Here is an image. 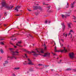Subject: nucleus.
I'll use <instances>...</instances> for the list:
<instances>
[{
    "mask_svg": "<svg viewBox=\"0 0 76 76\" xmlns=\"http://www.w3.org/2000/svg\"><path fill=\"white\" fill-rule=\"evenodd\" d=\"M9 50H10V51H11L12 53V56H9V55H7V60H10V59H13V58L15 59H17V57H16L15 56H17L18 55V54L19 53V52L18 51H19V50H17L15 52H14V50H15V49L12 48H9Z\"/></svg>",
    "mask_w": 76,
    "mask_h": 76,
    "instance_id": "obj_1",
    "label": "nucleus"
},
{
    "mask_svg": "<svg viewBox=\"0 0 76 76\" xmlns=\"http://www.w3.org/2000/svg\"><path fill=\"white\" fill-rule=\"evenodd\" d=\"M35 51H31V52H28L27 53H28V54H31V53H34V56H37L39 54V53H44V50L42 49L41 50V51L40 50V49L39 48H37L35 50Z\"/></svg>",
    "mask_w": 76,
    "mask_h": 76,
    "instance_id": "obj_2",
    "label": "nucleus"
},
{
    "mask_svg": "<svg viewBox=\"0 0 76 76\" xmlns=\"http://www.w3.org/2000/svg\"><path fill=\"white\" fill-rule=\"evenodd\" d=\"M1 4L2 6L1 7V9L3 7H5L6 8H7L8 9H12L14 7L13 5H10V7L8 6L7 4L6 3V1H5L4 0L2 1Z\"/></svg>",
    "mask_w": 76,
    "mask_h": 76,
    "instance_id": "obj_3",
    "label": "nucleus"
},
{
    "mask_svg": "<svg viewBox=\"0 0 76 76\" xmlns=\"http://www.w3.org/2000/svg\"><path fill=\"white\" fill-rule=\"evenodd\" d=\"M63 49H64L63 50H57V48L56 47V46L55 48L54 49L55 53H56V52H61V53H66V52H67V50H66L65 47H63Z\"/></svg>",
    "mask_w": 76,
    "mask_h": 76,
    "instance_id": "obj_4",
    "label": "nucleus"
},
{
    "mask_svg": "<svg viewBox=\"0 0 76 76\" xmlns=\"http://www.w3.org/2000/svg\"><path fill=\"white\" fill-rule=\"evenodd\" d=\"M28 64L26 63V61H25V63H23L24 64H30V65H34V64L32 63V61H31L30 59L28 58Z\"/></svg>",
    "mask_w": 76,
    "mask_h": 76,
    "instance_id": "obj_5",
    "label": "nucleus"
},
{
    "mask_svg": "<svg viewBox=\"0 0 76 76\" xmlns=\"http://www.w3.org/2000/svg\"><path fill=\"white\" fill-rule=\"evenodd\" d=\"M69 57L71 58H72V59H73V58L75 57V54H74V53H70L69 54Z\"/></svg>",
    "mask_w": 76,
    "mask_h": 76,
    "instance_id": "obj_6",
    "label": "nucleus"
},
{
    "mask_svg": "<svg viewBox=\"0 0 76 76\" xmlns=\"http://www.w3.org/2000/svg\"><path fill=\"white\" fill-rule=\"evenodd\" d=\"M74 33V31H73V30H71L70 31L69 33L68 34V36H69V35H71V38H72V34H73Z\"/></svg>",
    "mask_w": 76,
    "mask_h": 76,
    "instance_id": "obj_7",
    "label": "nucleus"
},
{
    "mask_svg": "<svg viewBox=\"0 0 76 76\" xmlns=\"http://www.w3.org/2000/svg\"><path fill=\"white\" fill-rule=\"evenodd\" d=\"M20 7H21V6H18L15 7V10H16L17 12H18L19 11L18 9H20Z\"/></svg>",
    "mask_w": 76,
    "mask_h": 76,
    "instance_id": "obj_8",
    "label": "nucleus"
},
{
    "mask_svg": "<svg viewBox=\"0 0 76 76\" xmlns=\"http://www.w3.org/2000/svg\"><path fill=\"white\" fill-rule=\"evenodd\" d=\"M50 53H44V54L42 56L43 57H47V56H48V57H50Z\"/></svg>",
    "mask_w": 76,
    "mask_h": 76,
    "instance_id": "obj_9",
    "label": "nucleus"
},
{
    "mask_svg": "<svg viewBox=\"0 0 76 76\" xmlns=\"http://www.w3.org/2000/svg\"><path fill=\"white\" fill-rule=\"evenodd\" d=\"M33 8L34 9V10H37V9H41V7H39V6H34Z\"/></svg>",
    "mask_w": 76,
    "mask_h": 76,
    "instance_id": "obj_10",
    "label": "nucleus"
},
{
    "mask_svg": "<svg viewBox=\"0 0 76 76\" xmlns=\"http://www.w3.org/2000/svg\"><path fill=\"white\" fill-rule=\"evenodd\" d=\"M62 17L63 18H66V17H67V16H70V15L68 14V15H64L63 14H62L61 15Z\"/></svg>",
    "mask_w": 76,
    "mask_h": 76,
    "instance_id": "obj_11",
    "label": "nucleus"
},
{
    "mask_svg": "<svg viewBox=\"0 0 76 76\" xmlns=\"http://www.w3.org/2000/svg\"><path fill=\"white\" fill-rule=\"evenodd\" d=\"M21 43H22V41H21L18 42L16 44V45H18V46H19V47H22V46H21V45H20V44H21Z\"/></svg>",
    "mask_w": 76,
    "mask_h": 76,
    "instance_id": "obj_12",
    "label": "nucleus"
},
{
    "mask_svg": "<svg viewBox=\"0 0 76 76\" xmlns=\"http://www.w3.org/2000/svg\"><path fill=\"white\" fill-rule=\"evenodd\" d=\"M61 25L62 26V28L63 30H64L65 29V25H64V23H61Z\"/></svg>",
    "mask_w": 76,
    "mask_h": 76,
    "instance_id": "obj_13",
    "label": "nucleus"
},
{
    "mask_svg": "<svg viewBox=\"0 0 76 76\" xmlns=\"http://www.w3.org/2000/svg\"><path fill=\"white\" fill-rule=\"evenodd\" d=\"M75 3V1H74L73 2V3H72L71 4V6L72 8H73V7H74V5H73V4H74Z\"/></svg>",
    "mask_w": 76,
    "mask_h": 76,
    "instance_id": "obj_14",
    "label": "nucleus"
},
{
    "mask_svg": "<svg viewBox=\"0 0 76 76\" xmlns=\"http://www.w3.org/2000/svg\"><path fill=\"white\" fill-rule=\"evenodd\" d=\"M63 35L64 36V37H65V38H66L67 37V34L64 33L63 34Z\"/></svg>",
    "mask_w": 76,
    "mask_h": 76,
    "instance_id": "obj_15",
    "label": "nucleus"
},
{
    "mask_svg": "<svg viewBox=\"0 0 76 76\" xmlns=\"http://www.w3.org/2000/svg\"><path fill=\"white\" fill-rule=\"evenodd\" d=\"M72 25V23H68V26L69 28H71V26H70Z\"/></svg>",
    "mask_w": 76,
    "mask_h": 76,
    "instance_id": "obj_16",
    "label": "nucleus"
},
{
    "mask_svg": "<svg viewBox=\"0 0 76 76\" xmlns=\"http://www.w3.org/2000/svg\"><path fill=\"white\" fill-rule=\"evenodd\" d=\"M8 63V61H5V63L3 64L4 66H5V64H7Z\"/></svg>",
    "mask_w": 76,
    "mask_h": 76,
    "instance_id": "obj_17",
    "label": "nucleus"
},
{
    "mask_svg": "<svg viewBox=\"0 0 76 76\" xmlns=\"http://www.w3.org/2000/svg\"><path fill=\"white\" fill-rule=\"evenodd\" d=\"M44 46V50H47V47L45 46V44L44 43V44L43 45Z\"/></svg>",
    "mask_w": 76,
    "mask_h": 76,
    "instance_id": "obj_18",
    "label": "nucleus"
},
{
    "mask_svg": "<svg viewBox=\"0 0 76 76\" xmlns=\"http://www.w3.org/2000/svg\"><path fill=\"white\" fill-rule=\"evenodd\" d=\"M67 5L66 6V8H68V7H69V3H68V2H67Z\"/></svg>",
    "mask_w": 76,
    "mask_h": 76,
    "instance_id": "obj_19",
    "label": "nucleus"
},
{
    "mask_svg": "<svg viewBox=\"0 0 76 76\" xmlns=\"http://www.w3.org/2000/svg\"><path fill=\"white\" fill-rule=\"evenodd\" d=\"M0 51L1 53H4V51H3V50L2 49H1L0 50Z\"/></svg>",
    "mask_w": 76,
    "mask_h": 76,
    "instance_id": "obj_20",
    "label": "nucleus"
},
{
    "mask_svg": "<svg viewBox=\"0 0 76 76\" xmlns=\"http://www.w3.org/2000/svg\"><path fill=\"white\" fill-rule=\"evenodd\" d=\"M30 71H31V72H32L34 70V69L33 68H31L29 69Z\"/></svg>",
    "mask_w": 76,
    "mask_h": 76,
    "instance_id": "obj_21",
    "label": "nucleus"
},
{
    "mask_svg": "<svg viewBox=\"0 0 76 76\" xmlns=\"http://www.w3.org/2000/svg\"><path fill=\"white\" fill-rule=\"evenodd\" d=\"M0 44H1V45H4V43L3 42H2L0 43Z\"/></svg>",
    "mask_w": 76,
    "mask_h": 76,
    "instance_id": "obj_22",
    "label": "nucleus"
},
{
    "mask_svg": "<svg viewBox=\"0 0 76 76\" xmlns=\"http://www.w3.org/2000/svg\"><path fill=\"white\" fill-rule=\"evenodd\" d=\"M42 4H43V5H48V4H46L44 2H43Z\"/></svg>",
    "mask_w": 76,
    "mask_h": 76,
    "instance_id": "obj_23",
    "label": "nucleus"
},
{
    "mask_svg": "<svg viewBox=\"0 0 76 76\" xmlns=\"http://www.w3.org/2000/svg\"><path fill=\"white\" fill-rule=\"evenodd\" d=\"M73 20H76V18L75 16H73Z\"/></svg>",
    "mask_w": 76,
    "mask_h": 76,
    "instance_id": "obj_24",
    "label": "nucleus"
},
{
    "mask_svg": "<svg viewBox=\"0 0 76 76\" xmlns=\"http://www.w3.org/2000/svg\"><path fill=\"white\" fill-rule=\"evenodd\" d=\"M45 23L46 24V23H48V21L47 20L45 21Z\"/></svg>",
    "mask_w": 76,
    "mask_h": 76,
    "instance_id": "obj_25",
    "label": "nucleus"
},
{
    "mask_svg": "<svg viewBox=\"0 0 76 76\" xmlns=\"http://www.w3.org/2000/svg\"><path fill=\"white\" fill-rule=\"evenodd\" d=\"M52 54H53V56H57V55L55 53H53V52H52Z\"/></svg>",
    "mask_w": 76,
    "mask_h": 76,
    "instance_id": "obj_26",
    "label": "nucleus"
},
{
    "mask_svg": "<svg viewBox=\"0 0 76 76\" xmlns=\"http://www.w3.org/2000/svg\"><path fill=\"white\" fill-rule=\"evenodd\" d=\"M71 70V69H70V68H68L66 69V70L69 71V70Z\"/></svg>",
    "mask_w": 76,
    "mask_h": 76,
    "instance_id": "obj_27",
    "label": "nucleus"
},
{
    "mask_svg": "<svg viewBox=\"0 0 76 76\" xmlns=\"http://www.w3.org/2000/svg\"><path fill=\"white\" fill-rule=\"evenodd\" d=\"M19 68H14V69H16V70H18V69H19Z\"/></svg>",
    "mask_w": 76,
    "mask_h": 76,
    "instance_id": "obj_28",
    "label": "nucleus"
},
{
    "mask_svg": "<svg viewBox=\"0 0 76 76\" xmlns=\"http://www.w3.org/2000/svg\"><path fill=\"white\" fill-rule=\"evenodd\" d=\"M30 37H31V38H33V37H32V36H31V35L29 34L28 35Z\"/></svg>",
    "mask_w": 76,
    "mask_h": 76,
    "instance_id": "obj_29",
    "label": "nucleus"
},
{
    "mask_svg": "<svg viewBox=\"0 0 76 76\" xmlns=\"http://www.w3.org/2000/svg\"><path fill=\"white\" fill-rule=\"evenodd\" d=\"M60 44L61 47H63V44L60 43Z\"/></svg>",
    "mask_w": 76,
    "mask_h": 76,
    "instance_id": "obj_30",
    "label": "nucleus"
},
{
    "mask_svg": "<svg viewBox=\"0 0 76 76\" xmlns=\"http://www.w3.org/2000/svg\"><path fill=\"white\" fill-rule=\"evenodd\" d=\"M16 75H15V74H12V76H15Z\"/></svg>",
    "mask_w": 76,
    "mask_h": 76,
    "instance_id": "obj_31",
    "label": "nucleus"
},
{
    "mask_svg": "<svg viewBox=\"0 0 76 76\" xmlns=\"http://www.w3.org/2000/svg\"><path fill=\"white\" fill-rule=\"evenodd\" d=\"M38 66H43V65H42V64H38Z\"/></svg>",
    "mask_w": 76,
    "mask_h": 76,
    "instance_id": "obj_32",
    "label": "nucleus"
},
{
    "mask_svg": "<svg viewBox=\"0 0 76 76\" xmlns=\"http://www.w3.org/2000/svg\"><path fill=\"white\" fill-rule=\"evenodd\" d=\"M25 56L26 57V58H28V56H27L26 54H25Z\"/></svg>",
    "mask_w": 76,
    "mask_h": 76,
    "instance_id": "obj_33",
    "label": "nucleus"
},
{
    "mask_svg": "<svg viewBox=\"0 0 76 76\" xmlns=\"http://www.w3.org/2000/svg\"><path fill=\"white\" fill-rule=\"evenodd\" d=\"M61 61H62V60H60V61H59V62H58V63H61Z\"/></svg>",
    "mask_w": 76,
    "mask_h": 76,
    "instance_id": "obj_34",
    "label": "nucleus"
},
{
    "mask_svg": "<svg viewBox=\"0 0 76 76\" xmlns=\"http://www.w3.org/2000/svg\"><path fill=\"white\" fill-rule=\"evenodd\" d=\"M50 22H51L50 21H48V23H50Z\"/></svg>",
    "mask_w": 76,
    "mask_h": 76,
    "instance_id": "obj_35",
    "label": "nucleus"
},
{
    "mask_svg": "<svg viewBox=\"0 0 76 76\" xmlns=\"http://www.w3.org/2000/svg\"><path fill=\"white\" fill-rule=\"evenodd\" d=\"M50 7H51L50 6H49V7H48L47 8H48V9H50Z\"/></svg>",
    "mask_w": 76,
    "mask_h": 76,
    "instance_id": "obj_36",
    "label": "nucleus"
},
{
    "mask_svg": "<svg viewBox=\"0 0 76 76\" xmlns=\"http://www.w3.org/2000/svg\"><path fill=\"white\" fill-rule=\"evenodd\" d=\"M28 11H29V12H31V10L29 9H28Z\"/></svg>",
    "mask_w": 76,
    "mask_h": 76,
    "instance_id": "obj_37",
    "label": "nucleus"
},
{
    "mask_svg": "<svg viewBox=\"0 0 76 76\" xmlns=\"http://www.w3.org/2000/svg\"><path fill=\"white\" fill-rule=\"evenodd\" d=\"M4 39H3V38L0 39V40H1V41L2 40H4Z\"/></svg>",
    "mask_w": 76,
    "mask_h": 76,
    "instance_id": "obj_38",
    "label": "nucleus"
},
{
    "mask_svg": "<svg viewBox=\"0 0 76 76\" xmlns=\"http://www.w3.org/2000/svg\"><path fill=\"white\" fill-rule=\"evenodd\" d=\"M16 16H19V15H16Z\"/></svg>",
    "mask_w": 76,
    "mask_h": 76,
    "instance_id": "obj_39",
    "label": "nucleus"
},
{
    "mask_svg": "<svg viewBox=\"0 0 76 76\" xmlns=\"http://www.w3.org/2000/svg\"><path fill=\"white\" fill-rule=\"evenodd\" d=\"M61 41H62V42H64V41L63 40V39H61Z\"/></svg>",
    "mask_w": 76,
    "mask_h": 76,
    "instance_id": "obj_40",
    "label": "nucleus"
},
{
    "mask_svg": "<svg viewBox=\"0 0 76 76\" xmlns=\"http://www.w3.org/2000/svg\"><path fill=\"white\" fill-rule=\"evenodd\" d=\"M14 48H16L17 47H16V46H14Z\"/></svg>",
    "mask_w": 76,
    "mask_h": 76,
    "instance_id": "obj_41",
    "label": "nucleus"
},
{
    "mask_svg": "<svg viewBox=\"0 0 76 76\" xmlns=\"http://www.w3.org/2000/svg\"><path fill=\"white\" fill-rule=\"evenodd\" d=\"M71 13V11H70V12H69L68 13V14H69V13Z\"/></svg>",
    "mask_w": 76,
    "mask_h": 76,
    "instance_id": "obj_42",
    "label": "nucleus"
},
{
    "mask_svg": "<svg viewBox=\"0 0 76 76\" xmlns=\"http://www.w3.org/2000/svg\"><path fill=\"white\" fill-rule=\"evenodd\" d=\"M15 37V36L14 35H13L12 36V37Z\"/></svg>",
    "mask_w": 76,
    "mask_h": 76,
    "instance_id": "obj_43",
    "label": "nucleus"
},
{
    "mask_svg": "<svg viewBox=\"0 0 76 76\" xmlns=\"http://www.w3.org/2000/svg\"><path fill=\"white\" fill-rule=\"evenodd\" d=\"M61 8H59L58 9V10H60V9H61Z\"/></svg>",
    "mask_w": 76,
    "mask_h": 76,
    "instance_id": "obj_44",
    "label": "nucleus"
},
{
    "mask_svg": "<svg viewBox=\"0 0 76 76\" xmlns=\"http://www.w3.org/2000/svg\"><path fill=\"white\" fill-rule=\"evenodd\" d=\"M4 26H6V24H4Z\"/></svg>",
    "mask_w": 76,
    "mask_h": 76,
    "instance_id": "obj_45",
    "label": "nucleus"
},
{
    "mask_svg": "<svg viewBox=\"0 0 76 76\" xmlns=\"http://www.w3.org/2000/svg\"><path fill=\"white\" fill-rule=\"evenodd\" d=\"M4 13H5V15H6V12H4Z\"/></svg>",
    "mask_w": 76,
    "mask_h": 76,
    "instance_id": "obj_46",
    "label": "nucleus"
},
{
    "mask_svg": "<svg viewBox=\"0 0 76 76\" xmlns=\"http://www.w3.org/2000/svg\"><path fill=\"white\" fill-rule=\"evenodd\" d=\"M2 58L1 57H0V60H1V58Z\"/></svg>",
    "mask_w": 76,
    "mask_h": 76,
    "instance_id": "obj_47",
    "label": "nucleus"
},
{
    "mask_svg": "<svg viewBox=\"0 0 76 76\" xmlns=\"http://www.w3.org/2000/svg\"><path fill=\"white\" fill-rule=\"evenodd\" d=\"M11 44H12V45H13V43H10Z\"/></svg>",
    "mask_w": 76,
    "mask_h": 76,
    "instance_id": "obj_48",
    "label": "nucleus"
},
{
    "mask_svg": "<svg viewBox=\"0 0 76 76\" xmlns=\"http://www.w3.org/2000/svg\"><path fill=\"white\" fill-rule=\"evenodd\" d=\"M45 66V67H47V66H47V65H46V66Z\"/></svg>",
    "mask_w": 76,
    "mask_h": 76,
    "instance_id": "obj_49",
    "label": "nucleus"
},
{
    "mask_svg": "<svg viewBox=\"0 0 76 76\" xmlns=\"http://www.w3.org/2000/svg\"><path fill=\"white\" fill-rule=\"evenodd\" d=\"M24 51H26V50L25 49H24Z\"/></svg>",
    "mask_w": 76,
    "mask_h": 76,
    "instance_id": "obj_50",
    "label": "nucleus"
},
{
    "mask_svg": "<svg viewBox=\"0 0 76 76\" xmlns=\"http://www.w3.org/2000/svg\"><path fill=\"white\" fill-rule=\"evenodd\" d=\"M34 45H35L33 44V46H34Z\"/></svg>",
    "mask_w": 76,
    "mask_h": 76,
    "instance_id": "obj_51",
    "label": "nucleus"
},
{
    "mask_svg": "<svg viewBox=\"0 0 76 76\" xmlns=\"http://www.w3.org/2000/svg\"><path fill=\"white\" fill-rule=\"evenodd\" d=\"M57 59H58V58H57Z\"/></svg>",
    "mask_w": 76,
    "mask_h": 76,
    "instance_id": "obj_52",
    "label": "nucleus"
},
{
    "mask_svg": "<svg viewBox=\"0 0 76 76\" xmlns=\"http://www.w3.org/2000/svg\"><path fill=\"white\" fill-rule=\"evenodd\" d=\"M47 1H49V0H46Z\"/></svg>",
    "mask_w": 76,
    "mask_h": 76,
    "instance_id": "obj_53",
    "label": "nucleus"
},
{
    "mask_svg": "<svg viewBox=\"0 0 76 76\" xmlns=\"http://www.w3.org/2000/svg\"><path fill=\"white\" fill-rule=\"evenodd\" d=\"M23 58H25V56H23Z\"/></svg>",
    "mask_w": 76,
    "mask_h": 76,
    "instance_id": "obj_54",
    "label": "nucleus"
},
{
    "mask_svg": "<svg viewBox=\"0 0 76 76\" xmlns=\"http://www.w3.org/2000/svg\"><path fill=\"white\" fill-rule=\"evenodd\" d=\"M16 39H15V40H16Z\"/></svg>",
    "mask_w": 76,
    "mask_h": 76,
    "instance_id": "obj_55",
    "label": "nucleus"
},
{
    "mask_svg": "<svg viewBox=\"0 0 76 76\" xmlns=\"http://www.w3.org/2000/svg\"><path fill=\"white\" fill-rule=\"evenodd\" d=\"M55 45H56V43H55Z\"/></svg>",
    "mask_w": 76,
    "mask_h": 76,
    "instance_id": "obj_56",
    "label": "nucleus"
},
{
    "mask_svg": "<svg viewBox=\"0 0 76 76\" xmlns=\"http://www.w3.org/2000/svg\"><path fill=\"white\" fill-rule=\"evenodd\" d=\"M29 47H31V46H30Z\"/></svg>",
    "mask_w": 76,
    "mask_h": 76,
    "instance_id": "obj_57",
    "label": "nucleus"
},
{
    "mask_svg": "<svg viewBox=\"0 0 76 76\" xmlns=\"http://www.w3.org/2000/svg\"><path fill=\"white\" fill-rule=\"evenodd\" d=\"M73 39H72V41H73Z\"/></svg>",
    "mask_w": 76,
    "mask_h": 76,
    "instance_id": "obj_58",
    "label": "nucleus"
},
{
    "mask_svg": "<svg viewBox=\"0 0 76 76\" xmlns=\"http://www.w3.org/2000/svg\"><path fill=\"white\" fill-rule=\"evenodd\" d=\"M46 72H48V71H47Z\"/></svg>",
    "mask_w": 76,
    "mask_h": 76,
    "instance_id": "obj_59",
    "label": "nucleus"
},
{
    "mask_svg": "<svg viewBox=\"0 0 76 76\" xmlns=\"http://www.w3.org/2000/svg\"><path fill=\"white\" fill-rule=\"evenodd\" d=\"M12 39V40H13V39Z\"/></svg>",
    "mask_w": 76,
    "mask_h": 76,
    "instance_id": "obj_60",
    "label": "nucleus"
},
{
    "mask_svg": "<svg viewBox=\"0 0 76 76\" xmlns=\"http://www.w3.org/2000/svg\"><path fill=\"white\" fill-rule=\"evenodd\" d=\"M36 15H37V14H36Z\"/></svg>",
    "mask_w": 76,
    "mask_h": 76,
    "instance_id": "obj_61",
    "label": "nucleus"
},
{
    "mask_svg": "<svg viewBox=\"0 0 76 76\" xmlns=\"http://www.w3.org/2000/svg\"><path fill=\"white\" fill-rule=\"evenodd\" d=\"M51 70H53V69H51Z\"/></svg>",
    "mask_w": 76,
    "mask_h": 76,
    "instance_id": "obj_62",
    "label": "nucleus"
}]
</instances>
